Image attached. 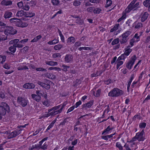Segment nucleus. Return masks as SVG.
I'll list each match as a JSON object with an SVG mask.
<instances>
[{
  "label": "nucleus",
  "instance_id": "obj_59",
  "mask_svg": "<svg viewBox=\"0 0 150 150\" xmlns=\"http://www.w3.org/2000/svg\"><path fill=\"white\" fill-rule=\"evenodd\" d=\"M94 8L93 7H89L87 9L88 12L92 13L94 12Z\"/></svg>",
  "mask_w": 150,
  "mask_h": 150
},
{
  "label": "nucleus",
  "instance_id": "obj_6",
  "mask_svg": "<svg viewBox=\"0 0 150 150\" xmlns=\"http://www.w3.org/2000/svg\"><path fill=\"white\" fill-rule=\"evenodd\" d=\"M28 100L26 98L21 97H18L17 98V103L23 107L27 105Z\"/></svg>",
  "mask_w": 150,
  "mask_h": 150
},
{
  "label": "nucleus",
  "instance_id": "obj_51",
  "mask_svg": "<svg viewBox=\"0 0 150 150\" xmlns=\"http://www.w3.org/2000/svg\"><path fill=\"white\" fill-rule=\"evenodd\" d=\"M9 50L10 51L13 53L15 52L16 50V47L14 46H11L9 48Z\"/></svg>",
  "mask_w": 150,
  "mask_h": 150
},
{
  "label": "nucleus",
  "instance_id": "obj_41",
  "mask_svg": "<svg viewBox=\"0 0 150 150\" xmlns=\"http://www.w3.org/2000/svg\"><path fill=\"white\" fill-rule=\"evenodd\" d=\"M116 146L119 149V150H122L123 149V147L120 143L119 142H117L116 143Z\"/></svg>",
  "mask_w": 150,
  "mask_h": 150
},
{
  "label": "nucleus",
  "instance_id": "obj_48",
  "mask_svg": "<svg viewBox=\"0 0 150 150\" xmlns=\"http://www.w3.org/2000/svg\"><path fill=\"white\" fill-rule=\"evenodd\" d=\"M137 42L135 40H134V39L132 38L129 41L130 45L128 46H129L130 47H132L134 45V42Z\"/></svg>",
  "mask_w": 150,
  "mask_h": 150
},
{
  "label": "nucleus",
  "instance_id": "obj_30",
  "mask_svg": "<svg viewBox=\"0 0 150 150\" xmlns=\"http://www.w3.org/2000/svg\"><path fill=\"white\" fill-rule=\"evenodd\" d=\"M91 49H92V47H80L78 48V50L80 51L82 50H88Z\"/></svg>",
  "mask_w": 150,
  "mask_h": 150
},
{
  "label": "nucleus",
  "instance_id": "obj_60",
  "mask_svg": "<svg viewBox=\"0 0 150 150\" xmlns=\"http://www.w3.org/2000/svg\"><path fill=\"white\" fill-rule=\"evenodd\" d=\"M101 92V90L100 89L98 90L96 93H94V95L96 97H98L100 95V94Z\"/></svg>",
  "mask_w": 150,
  "mask_h": 150
},
{
  "label": "nucleus",
  "instance_id": "obj_24",
  "mask_svg": "<svg viewBox=\"0 0 150 150\" xmlns=\"http://www.w3.org/2000/svg\"><path fill=\"white\" fill-rule=\"evenodd\" d=\"M67 42L69 45L74 43L75 42V38L74 37H69L67 40Z\"/></svg>",
  "mask_w": 150,
  "mask_h": 150
},
{
  "label": "nucleus",
  "instance_id": "obj_42",
  "mask_svg": "<svg viewBox=\"0 0 150 150\" xmlns=\"http://www.w3.org/2000/svg\"><path fill=\"white\" fill-rule=\"evenodd\" d=\"M134 39V40H135L137 42L139 40L140 38L139 34L137 33L135 34L134 36L132 38Z\"/></svg>",
  "mask_w": 150,
  "mask_h": 150
},
{
  "label": "nucleus",
  "instance_id": "obj_33",
  "mask_svg": "<svg viewBox=\"0 0 150 150\" xmlns=\"http://www.w3.org/2000/svg\"><path fill=\"white\" fill-rule=\"evenodd\" d=\"M46 76L47 77L51 79H54L55 78V76L54 75L52 74L47 73Z\"/></svg>",
  "mask_w": 150,
  "mask_h": 150
},
{
  "label": "nucleus",
  "instance_id": "obj_21",
  "mask_svg": "<svg viewBox=\"0 0 150 150\" xmlns=\"http://www.w3.org/2000/svg\"><path fill=\"white\" fill-rule=\"evenodd\" d=\"M136 9V8L134 6V4H132L130 6V4L126 9L125 12L127 13H129L132 10H135Z\"/></svg>",
  "mask_w": 150,
  "mask_h": 150
},
{
  "label": "nucleus",
  "instance_id": "obj_45",
  "mask_svg": "<svg viewBox=\"0 0 150 150\" xmlns=\"http://www.w3.org/2000/svg\"><path fill=\"white\" fill-rule=\"evenodd\" d=\"M120 40L119 38H117L114 39L112 42L111 44L112 45H116L119 43Z\"/></svg>",
  "mask_w": 150,
  "mask_h": 150
},
{
  "label": "nucleus",
  "instance_id": "obj_35",
  "mask_svg": "<svg viewBox=\"0 0 150 150\" xmlns=\"http://www.w3.org/2000/svg\"><path fill=\"white\" fill-rule=\"evenodd\" d=\"M63 47V45L61 44H58L55 45L54 47V49L56 50H59Z\"/></svg>",
  "mask_w": 150,
  "mask_h": 150
},
{
  "label": "nucleus",
  "instance_id": "obj_29",
  "mask_svg": "<svg viewBox=\"0 0 150 150\" xmlns=\"http://www.w3.org/2000/svg\"><path fill=\"white\" fill-rule=\"evenodd\" d=\"M25 12L22 10H20L18 11L16 15L18 17H22L25 15Z\"/></svg>",
  "mask_w": 150,
  "mask_h": 150
},
{
  "label": "nucleus",
  "instance_id": "obj_47",
  "mask_svg": "<svg viewBox=\"0 0 150 150\" xmlns=\"http://www.w3.org/2000/svg\"><path fill=\"white\" fill-rule=\"evenodd\" d=\"M59 30V36H60L61 40H62V42H64L65 40H64V38L63 35L62 34L61 31Z\"/></svg>",
  "mask_w": 150,
  "mask_h": 150
},
{
  "label": "nucleus",
  "instance_id": "obj_12",
  "mask_svg": "<svg viewBox=\"0 0 150 150\" xmlns=\"http://www.w3.org/2000/svg\"><path fill=\"white\" fill-rule=\"evenodd\" d=\"M130 48L129 46H127L125 49V51L124 53L122 54L121 55H123L125 59L127 56H128L132 51V50Z\"/></svg>",
  "mask_w": 150,
  "mask_h": 150
},
{
  "label": "nucleus",
  "instance_id": "obj_32",
  "mask_svg": "<svg viewBox=\"0 0 150 150\" xmlns=\"http://www.w3.org/2000/svg\"><path fill=\"white\" fill-rule=\"evenodd\" d=\"M143 26L142 24L140 22L136 23L134 28L136 29H139L142 28Z\"/></svg>",
  "mask_w": 150,
  "mask_h": 150
},
{
  "label": "nucleus",
  "instance_id": "obj_17",
  "mask_svg": "<svg viewBox=\"0 0 150 150\" xmlns=\"http://www.w3.org/2000/svg\"><path fill=\"white\" fill-rule=\"evenodd\" d=\"M12 4V2L10 0H3L1 3V4L3 6H10Z\"/></svg>",
  "mask_w": 150,
  "mask_h": 150
},
{
  "label": "nucleus",
  "instance_id": "obj_14",
  "mask_svg": "<svg viewBox=\"0 0 150 150\" xmlns=\"http://www.w3.org/2000/svg\"><path fill=\"white\" fill-rule=\"evenodd\" d=\"M64 59L66 63H70L73 61V57L71 54H67L65 55Z\"/></svg>",
  "mask_w": 150,
  "mask_h": 150
},
{
  "label": "nucleus",
  "instance_id": "obj_39",
  "mask_svg": "<svg viewBox=\"0 0 150 150\" xmlns=\"http://www.w3.org/2000/svg\"><path fill=\"white\" fill-rule=\"evenodd\" d=\"M25 16L27 17H32L34 16L35 14L34 13L31 12H27L25 14Z\"/></svg>",
  "mask_w": 150,
  "mask_h": 150
},
{
  "label": "nucleus",
  "instance_id": "obj_61",
  "mask_svg": "<svg viewBox=\"0 0 150 150\" xmlns=\"http://www.w3.org/2000/svg\"><path fill=\"white\" fill-rule=\"evenodd\" d=\"M18 19L16 18H11L10 20V21L11 23H13L16 25V22L17 21Z\"/></svg>",
  "mask_w": 150,
  "mask_h": 150
},
{
  "label": "nucleus",
  "instance_id": "obj_53",
  "mask_svg": "<svg viewBox=\"0 0 150 150\" xmlns=\"http://www.w3.org/2000/svg\"><path fill=\"white\" fill-rule=\"evenodd\" d=\"M112 4V1L111 0H107L106 1V4L105 6V7H108L111 6Z\"/></svg>",
  "mask_w": 150,
  "mask_h": 150
},
{
  "label": "nucleus",
  "instance_id": "obj_46",
  "mask_svg": "<svg viewBox=\"0 0 150 150\" xmlns=\"http://www.w3.org/2000/svg\"><path fill=\"white\" fill-rule=\"evenodd\" d=\"M61 55L60 53H56L52 55V57L54 58L60 57Z\"/></svg>",
  "mask_w": 150,
  "mask_h": 150
},
{
  "label": "nucleus",
  "instance_id": "obj_44",
  "mask_svg": "<svg viewBox=\"0 0 150 150\" xmlns=\"http://www.w3.org/2000/svg\"><path fill=\"white\" fill-rule=\"evenodd\" d=\"M137 140V137H136V135H135L134 137H133L132 138V140L130 141V142L132 143L131 144L132 146L134 145L135 144V143L133 142L136 141Z\"/></svg>",
  "mask_w": 150,
  "mask_h": 150
},
{
  "label": "nucleus",
  "instance_id": "obj_50",
  "mask_svg": "<svg viewBox=\"0 0 150 150\" xmlns=\"http://www.w3.org/2000/svg\"><path fill=\"white\" fill-rule=\"evenodd\" d=\"M82 42L80 41H77L75 42L74 44L75 47L77 48L81 45Z\"/></svg>",
  "mask_w": 150,
  "mask_h": 150
},
{
  "label": "nucleus",
  "instance_id": "obj_15",
  "mask_svg": "<svg viewBox=\"0 0 150 150\" xmlns=\"http://www.w3.org/2000/svg\"><path fill=\"white\" fill-rule=\"evenodd\" d=\"M135 59L132 58L126 64V67L129 69H130L132 67L133 64H134Z\"/></svg>",
  "mask_w": 150,
  "mask_h": 150
},
{
  "label": "nucleus",
  "instance_id": "obj_38",
  "mask_svg": "<svg viewBox=\"0 0 150 150\" xmlns=\"http://www.w3.org/2000/svg\"><path fill=\"white\" fill-rule=\"evenodd\" d=\"M119 26V24H116L114 26V27L110 30V32H114V31H116L118 29Z\"/></svg>",
  "mask_w": 150,
  "mask_h": 150
},
{
  "label": "nucleus",
  "instance_id": "obj_49",
  "mask_svg": "<svg viewBox=\"0 0 150 150\" xmlns=\"http://www.w3.org/2000/svg\"><path fill=\"white\" fill-rule=\"evenodd\" d=\"M62 67L63 68L62 70L65 72L67 71L68 69H69V66H67L64 64H63Z\"/></svg>",
  "mask_w": 150,
  "mask_h": 150
},
{
  "label": "nucleus",
  "instance_id": "obj_8",
  "mask_svg": "<svg viewBox=\"0 0 150 150\" xmlns=\"http://www.w3.org/2000/svg\"><path fill=\"white\" fill-rule=\"evenodd\" d=\"M125 59L123 55H120L118 58L115 63V64L117 65V69H118L119 67L123 64Z\"/></svg>",
  "mask_w": 150,
  "mask_h": 150
},
{
  "label": "nucleus",
  "instance_id": "obj_27",
  "mask_svg": "<svg viewBox=\"0 0 150 150\" xmlns=\"http://www.w3.org/2000/svg\"><path fill=\"white\" fill-rule=\"evenodd\" d=\"M12 15V12L9 11H6L5 12L4 16L5 18H9L11 17Z\"/></svg>",
  "mask_w": 150,
  "mask_h": 150
},
{
  "label": "nucleus",
  "instance_id": "obj_13",
  "mask_svg": "<svg viewBox=\"0 0 150 150\" xmlns=\"http://www.w3.org/2000/svg\"><path fill=\"white\" fill-rule=\"evenodd\" d=\"M115 128L111 125H109L107 128L103 131L102 134H108L111 132V131Z\"/></svg>",
  "mask_w": 150,
  "mask_h": 150
},
{
  "label": "nucleus",
  "instance_id": "obj_63",
  "mask_svg": "<svg viewBox=\"0 0 150 150\" xmlns=\"http://www.w3.org/2000/svg\"><path fill=\"white\" fill-rule=\"evenodd\" d=\"M7 39V37H6L4 35H0V41L1 40H5Z\"/></svg>",
  "mask_w": 150,
  "mask_h": 150
},
{
  "label": "nucleus",
  "instance_id": "obj_25",
  "mask_svg": "<svg viewBox=\"0 0 150 150\" xmlns=\"http://www.w3.org/2000/svg\"><path fill=\"white\" fill-rule=\"evenodd\" d=\"M32 98L37 102H39L41 99V97L38 95L32 94L31 95Z\"/></svg>",
  "mask_w": 150,
  "mask_h": 150
},
{
  "label": "nucleus",
  "instance_id": "obj_56",
  "mask_svg": "<svg viewBox=\"0 0 150 150\" xmlns=\"http://www.w3.org/2000/svg\"><path fill=\"white\" fill-rule=\"evenodd\" d=\"M76 23L79 25H81L83 23V21L79 18H78L76 20Z\"/></svg>",
  "mask_w": 150,
  "mask_h": 150
},
{
  "label": "nucleus",
  "instance_id": "obj_34",
  "mask_svg": "<svg viewBox=\"0 0 150 150\" xmlns=\"http://www.w3.org/2000/svg\"><path fill=\"white\" fill-rule=\"evenodd\" d=\"M81 4V2L78 0H75L73 2V4L75 6H79Z\"/></svg>",
  "mask_w": 150,
  "mask_h": 150
},
{
  "label": "nucleus",
  "instance_id": "obj_1",
  "mask_svg": "<svg viewBox=\"0 0 150 150\" xmlns=\"http://www.w3.org/2000/svg\"><path fill=\"white\" fill-rule=\"evenodd\" d=\"M9 107L5 103H3L0 105V120L2 118L3 116L5 115L6 112L9 111Z\"/></svg>",
  "mask_w": 150,
  "mask_h": 150
},
{
  "label": "nucleus",
  "instance_id": "obj_57",
  "mask_svg": "<svg viewBox=\"0 0 150 150\" xmlns=\"http://www.w3.org/2000/svg\"><path fill=\"white\" fill-rule=\"evenodd\" d=\"M38 144H35V145H33L32 146H30L29 147V150H32L35 148L38 149Z\"/></svg>",
  "mask_w": 150,
  "mask_h": 150
},
{
  "label": "nucleus",
  "instance_id": "obj_19",
  "mask_svg": "<svg viewBox=\"0 0 150 150\" xmlns=\"http://www.w3.org/2000/svg\"><path fill=\"white\" fill-rule=\"evenodd\" d=\"M23 87L25 88L32 89L35 88V85L33 83H27L24 84Z\"/></svg>",
  "mask_w": 150,
  "mask_h": 150
},
{
  "label": "nucleus",
  "instance_id": "obj_31",
  "mask_svg": "<svg viewBox=\"0 0 150 150\" xmlns=\"http://www.w3.org/2000/svg\"><path fill=\"white\" fill-rule=\"evenodd\" d=\"M128 39L122 37V39L120 40V42L121 44L124 45L127 42Z\"/></svg>",
  "mask_w": 150,
  "mask_h": 150
},
{
  "label": "nucleus",
  "instance_id": "obj_52",
  "mask_svg": "<svg viewBox=\"0 0 150 150\" xmlns=\"http://www.w3.org/2000/svg\"><path fill=\"white\" fill-rule=\"evenodd\" d=\"M94 12L93 13H97V14H99V13L101 11V10L99 8H94Z\"/></svg>",
  "mask_w": 150,
  "mask_h": 150
},
{
  "label": "nucleus",
  "instance_id": "obj_9",
  "mask_svg": "<svg viewBox=\"0 0 150 150\" xmlns=\"http://www.w3.org/2000/svg\"><path fill=\"white\" fill-rule=\"evenodd\" d=\"M144 130L143 129L140 132H138L136 134V136L137 138V140L139 141H143L145 139V136H144Z\"/></svg>",
  "mask_w": 150,
  "mask_h": 150
},
{
  "label": "nucleus",
  "instance_id": "obj_5",
  "mask_svg": "<svg viewBox=\"0 0 150 150\" xmlns=\"http://www.w3.org/2000/svg\"><path fill=\"white\" fill-rule=\"evenodd\" d=\"M61 107V105H58L54 106L48 110V112H51V115H54L61 112V110L59 109Z\"/></svg>",
  "mask_w": 150,
  "mask_h": 150
},
{
  "label": "nucleus",
  "instance_id": "obj_23",
  "mask_svg": "<svg viewBox=\"0 0 150 150\" xmlns=\"http://www.w3.org/2000/svg\"><path fill=\"white\" fill-rule=\"evenodd\" d=\"M45 63L46 64L51 66H54L58 64L57 62L53 61H45Z\"/></svg>",
  "mask_w": 150,
  "mask_h": 150
},
{
  "label": "nucleus",
  "instance_id": "obj_4",
  "mask_svg": "<svg viewBox=\"0 0 150 150\" xmlns=\"http://www.w3.org/2000/svg\"><path fill=\"white\" fill-rule=\"evenodd\" d=\"M4 29V33L7 35H14L17 32V31L12 27H5Z\"/></svg>",
  "mask_w": 150,
  "mask_h": 150
},
{
  "label": "nucleus",
  "instance_id": "obj_36",
  "mask_svg": "<svg viewBox=\"0 0 150 150\" xmlns=\"http://www.w3.org/2000/svg\"><path fill=\"white\" fill-rule=\"evenodd\" d=\"M22 8L24 10H28L30 8L29 4L28 3L25 4L23 6Z\"/></svg>",
  "mask_w": 150,
  "mask_h": 150
},
{
  "label": "nucleus",
  "instance_id": "obj_58",
  "mask_svg": "<svg viewBox=\"0 0 150 150\" xmlns=\"http://www.w3.org/2000/svg\"><path fill=\"white\" fill-rule=\"evenodd\" d=\"M126 15L125 14H123L122 17L119 18L117 20L118 22H120L122 20L125 19L126 18Z\"/></svg>",
  "mask_w": 150,
  "mask_h": 150
},
{
  "label": "nucleus",
  "instance_id": "obj_54",
  "mask_svg": "<svg viewBox=\"0 0 150 150\" xmlns=\"http://www.w3.org/2000/svg\"><path fill=\"white\" fill-rule=\"evenodd\" d=\"M146 126V124L145 123L142 122L139 123V127L141 129H144Z\"/></svg>",
  "mask_w": 150,
  "mask_h": 150
},
{
  "label": "nucleus",
  "instance_id": "obj_18",
  "mask_svg": "<svg viewBox=\"0 0 150 150\" xmlns=\"http://www.w3.org/2000/svg\"><path fill=\"white\" fill-rule=\"evenodd\" d=\"M93 104V101H89L87 103H86L82 105V108L83 109H86L90 108Z\"/></svg>",
  "mask_w": 150,
  "mask_h": 150
},
{
  "label": "nucleus",
  "instance_id": "obj_43",
  "mask_svg": "<svg viewBox=\"0 0 150 150\" xmlns=\"http://www.w3.org/2000/svg\"><path fill=\"white\" fill-rule=\"evenodd\" d=\"M51 2L54 5L58 6L59 4V1L58 0H51Z\"/></svg>",
  "mask_w": 150,
  "mask_h": 150
},
{
  "label": "nucleus",
  "instance_id": "obj_55",
  "mask_svg": "<svg viewBox=\"0 0 150 150\" xmlns=\"http://www.w3.org/2000/svg\"><path fill=\"white\" fill-rule=\"evenodd\" d=\"M49 113L43 115L42 116L40 117L39 119H41L42 118H44L45 117H47L50 116V115H51V112H50Z\"/></svg>",
  "mask_w": 150,
  "mask_h": 150
},
{
  "label": "nucleus",
  "instance_id": "obj_3",
  "mask_svg": "<svg viewBox=\"0 0 150 150\" xmlns=\"http://www.w3.org/2000/svg\"><path fill=\"white\" fill-rule=\"evenodd\" d=\"M52 83V82L50 80H45L43 82L38 81V83L43 88L46 89H49L50 87V85Z\"/></svg>",
  "mask_w": 150,
  "mask_h": 150
},
{
  "label": "nucleus",
  "instance_id": "obj_20",
  "mask_svg": "<svg viewBox=\"0 0 150 150\" xmlns=\"http://www.w3.org/2000/svg\"><path fill=\"white\" fill-rule=\"evenodd\" d=\"M36 93L37 95H39L40 97L42 96L44 97L46 100L47 99V96L46 93L38 90L36 91Z\"/></svg>",
  "mask_w": 150,
  "mask_h": 150
},
{
  "label": "nucleus",
  "instance_id": "obj_11",
  "mask_svg": "<svg viewBox=\"0 0 150 150\" xmlns=\"http://www.w3.org/2000/svg\"><path fill=\"white\" fill-rule=\"evenodd\" d=\"M21 130H16L12 132L8 136V138L10 139L18 135L21 132Z\"/></svg>",
  "mask_w": 150,
  "mask_h": 150
},
{
  "label": "nucleus",
  "instance_id": "obj_62",
  "mask_svg": "<svg viewBox=\"0 0 150 150\" xmlns=\"http://www.w3.org/2000/svg\"><path fill=\"white\" fill-rule=\"evenodd\" d=\"M36 70L37 71H45L46 72L47 71L46 69L40 67L37 68Z\"/></svg>",
  "mask_w": 150,
  "mask_h": 150
},
{
  "label": "nucleus",
  "instance_id": "obj_16",
  "mask_svg": "<svg viewBox=\"0 0 150 150\" xmlns=\"http://www.w3.org/2000/svg\"><path fill=\"white\" fill-rule=\"evenodd\" d=\"M17 67V69L18 71L25 70L29 69L28 67L25 65L23 63L18 64Z\"/></svg>",
  "mask_w": 150,
  "mask_h": 150
},
{
  "label": "nucleus",
  "instance_id": "obj_37",
  "mask_svg": "<svg viewBox=\"0 0 150 150\" xmlns=\"http://www.w3.org/2000/svg\"><path fill=\"white\" fill-rule=\"evenodd\" d=\"M42 38V36L41 35H39L37 36H36L35 38H34L31 41V42H35L38 41L41 38Z\"/></svg>",
  "mask_w": 150,
  "mask_h": 150
},
{
  "label": "nucleus",
  "instance_id": "obj_64",
  "mask_svg": "<svg viewBox=\"0 0 150 150\" xmlns=\"http://www.w3.org/2000/svg\"><path fill=\"white\" fill-rule=\"evenodd\" d=\"M3 67L4 68L6 69H8L10 68L11 67L9 64H5L3 66Z\"/></svg>",
  "mask_w": 150,
  "mask_h": 150
},
{
  "label": "nucleus",
  "instance_id": "obj_22",
  "mask_svg": "<svg viewBox=\"0 0 150 150\" xmlns=\"http://www.w3.org/2000/svg\"><path fill=\"white\" fill-rule=\"evenodd\" d=\"M149 14L147 12H144L142 14L141 21L142 22L144 21L147 18Z\"/></svg>",
  "mask_w": 150,
  "mask_h": 150
},
{
  "label": "nucleus",
  "instance_id": "obj_2",
  "mask_svg": "<svg viewBox=\"0 0 150 150\" xmlns=\"http://www.w3.org/2000/svg\"><path fill=\"white\" fill-rule=\"evenodd\" d=\"M123 92L120 89L115 88L111 91L108 93L109 96L117 97L122 94Z\"/></svg>",
  "mask_w": 150,
  "mask_h": 150
},
{
  "label": "nucleus",
  "instance_id": "obj_28",
  "mask_svg": "<svg viewBox=\"0 0 150 150\" xmlns=\"http://www.w3.org/2000/svg\"><path fill=\"white\" fill-rule=\"evenodd\" d=\"M143 4L144 6L148 8V10L150 11V0H146L143 2Z\"/></svg>",
  "mask_w": 150,
  "mask_h": 150
},
{
  "label": "nucleus",
  "instance_id": "obj_7",
  "mask_svg": "<svg viewBox=\"0 0 150 150\" xmlns=\"http://www.w3.org/2000/svg\"><path fill=\"white\" fill-rule=\"evenodd\" d=\"M9 44H13V46L16 47L22 48L23 46V45L19 41L18 39H15L10 41L9 42Z\"/></svg>",
  "mask_w": 150,
  "mask_h": 150
},
{
  "label": "nucleus",
  "instance_id": "obj_10",
  "mask_svg": "<svg viewBox=\"0 0 150 150\" xmlns=\"http://www.w3.org/2000/svg\"><path fill=\"white\" fill-rule=\"evenodd\" d=\"M28 25V23L24 21H21L18 19L17 21L16 22V25L18 27L24 28L27 27Z\"/></svg>",
  "mask_w": 150,
  "mask_h": 150
},
{
  "label": "nucleus",
  "instance_id": "obj_26",
  "mask_svg": "<svg viewBox=\"0 0 150 150\" xmlns=\"http://www.w3.org/2000/svg\"><path fill=\"white\" fill-rule=\"evenodd\" d=\"M131 33V31L130 30H127L124 33H123L121 36L122 37H123L125 38L129 39L128 37L129 35Z\"/></svg>",
  "mask_w": 150,
  "mask_h": 150
},
{
  "label": "nucleus",
  "instance_id": "obj_40",
  "mask_svg": "<svg viewBox=\"0 0 150 150\" xmlns=\"http://www.w3.org/2000/svg\"><path fill=\"white\" fill-rule=\"evenodd\" d=\"M6 59L5 56L0 55V63L3 64L5 61Z\"/></svg>",
  "mask_w": 150,
  "mask_h": 150
}]
</instances>
